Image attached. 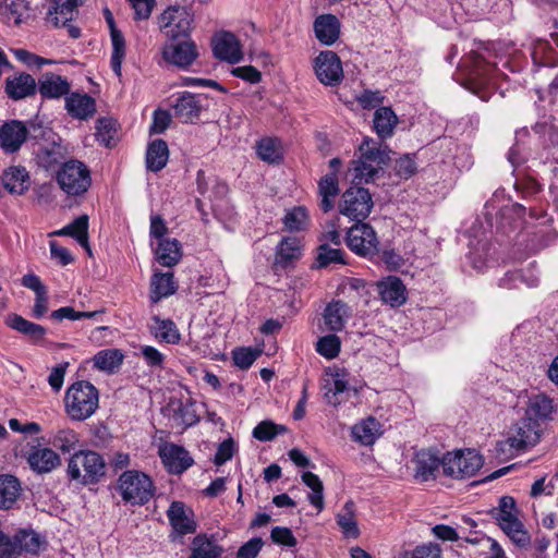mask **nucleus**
<instances>
[{
	"label": "nucleus",
	"instance_id": "09e8293b",
	"mask_svg": "<svg viewBox=\"0 0 558 558\" xmlns=\"http://www.w3.org/2000/svg\"><path fill=\"white\" fill-rule=\"evenodd\" d=\"M302 481L308 488L312 489V494L308 495L311 505L316 507L318 511H322L324 508L323 482L316 474L312 472H304L302 474Z\"/></svg>",
	"mask_w": 558,
	"mask_h": 558
},
{
	"label": "nucleus",
	"instance_id": "0e129e2a",
	"mask_svg": "<svg viewBox=\"0 0 558 558\" xmlns=\"http://www.w3.org/2000/svg\"><path fill=\"white\" fill-rule=\"evenodd\" d=\"M227 184L220 182L216 185V194L219 196L218 203L215 205V211L217 213V218H221L222 216L231 217L233 213V208L229 205V202L225 199V196L228 194Z\"/></svg>",
	"mask_w": 558,
	"mask_h": 558
},
{
	"label": "nucleus",
	"instance_id": "f704fd0d",
	"mask_svg": "<svg viewBox=\"0 0 558 558\" xmlns=\"http://www.w3.org/2000/svg\"><path fill=\"white\" fill-rule=\"evenodd\" d=\"M50 235L71 236L88 250V216L82 215L77 217L71 223L52 232Z\"/></svg>",
	"mask_w": 558,
	"mask_h": 558
},
{
	"label": "nucleus",
	"instance_id": "6e6552de",
	"mask_svg": "<svg viewBox=\"0 0 558 558\" xmlns=\"http://www.w3.org/2000/svg\"><path fill=\"white\" fill-rule=\"evenodd\" d=\"M45 143H40L35 150V159L39 167L45 170H53L66 161L68 149L62 144L61 138L51 130L41 131Z\"/></svg>",
	"mask_w": 558,
	"mask_h": 558
},
{
	"label": "nucleus",
	"instance_id": "5fc2aeb1",
	"mask_svg": "<svg viewBox=\"0 0 558 558\" xmlns=\"http://www.w3.org/2000/svg\"><path fill=\"white\" fill-rule=\"evenodd\" d=\"M538 281V277L533 274L525 276L522 271H509L499 280V287L513 289L518 288V282H523L527 287H536Z\"/></svg>",
	"mask_w": 558,
	"mask_h": 558
},
{
	"label": "nucleus",
	"instance_id": "423d86ee",
	"mask_svg": "<svg viewBox=\"0 0 558 558\" xmlns=\"http://www.w3.org/2000/svg\"><path fill=\"white\" fill-rule=\"evenodd\" d=\"M441 465L444 474L450 477H470L483 466V458L474 449L459 450L445 454Z\"/></svg>",
	"mask_w": 558,
	"mask_h": 558
},
{
	"label": "nucleus",
	"instance_id": "39448f33",
	"mask_svg": "<svg viewBox=\"0 0 558 558\" xmlns=\"http://www.w3.org/2000/svg\"><path fill=\"white\" fill-rule=\"evenodd\" d=\"M119 489L123 500L133 505H145L155 492L150 477L138 471H125L119 478Z\"/></svg>",
	"mask_w": 558,
	"mask_h": 558
},
{
	"label": "nucleus",
	"instance_id": "6ab92c4d",
	"mask_svg": "<svg viewBox=\"0 0 558 558\" xmlns=\"http://www.w3.org/2000/svg\"><path fill=\"white\" fill-rule=\"evenodd\" d=\"M26 460L29 468L38 474L50 473L61 464L60 456L54 450L39 446L32 447Z\"/></svg>",
	"mask_w": 558,
	"mask_h": 558
},
{
	"label": "nucleus",
	"instance_id": "393cba45",
	"mask_svg": "<svg viewBox=\"0 0 558 558\" xmlns=\"http://www.w3.org/2000/svg\"><path fill=\"white\" fill-rule=\"evenodd\" d=\"M70 83L66 78L54 74L46 73L38 82V90L44 98L58 99L68 96L70 93Z\"/></svg>",
	"mask_w": 558,
	"mask_h": 558
},
{
	"label": "nucleus",
	"instance_id": "f03ea898",
	"mask_svg": "<svg viewBox=\"0 0 558 558\" xmlns=\"http://www.w3.org/2000/svg\"><path fill=\"white\" fill-rule=\"evenodd\" d=\"M98 390L89 381H76L65 392V412L73 421H85L90 417L98 409Z\"/></svg>",
	"mask_w": 558,
	"mask_h": 558
},
{
	"label": "nucleus",
	"instance_id": "bb28decb",
	"mask_svg": "<svg viewBox=\"0 0 558 558\" xmlns=\"http://www.w3.org/2000/svg\"><path fill=\"white\" fill-rule=\"evenodd\" d=\"M377 287L381 301L392 307L402 305L407 300L405 287L398 277H388Z\"/></svg>",
	"mask_w": 558,
	"mask_h": 558
},
{
	"label": "nucleus",
	"instance_id": "ddd939ff",
	"mask_svg": "<svg viewBox=\"0 0 558 558\" xmlns=\"http://www.w3.org/2000/svg\"><path fill=\"white\" fill-rule=\"evenodd\" d=\"M167 518L172 529L169 535L172 542L196 531L194 513L192 509L182 501L171 502L167 510Z\"/></svg>",
	"mask_w": 558,
	"mask_h": 558
},
{
	"label": "nucleus",
	"instance_id": "72a5a7b5",
	"mask_svg": "<svg viewBox=\"0 0 558 558\" xmlns=\"http://www.w3.org/2000/svg\"><path fill=\"white\" fill-rule=\"evenodd\" d=\"M554 412L553 399L544 393H537L529 399L526 416L539 421L550 420Z\"/></svg>",
	"mask_w": 558,
	"mask_h": 558
},
{
	"label": "nucleus",
	"instance_id": "e2e57ef3",
	"mask_svg": "<svg viewBox=\"0 0 558 558\" xmlns=\"http://www.w3.org/2000/svg\"><path fill=\"white\" fill-rule=\"evenodd\" d=\"M283 430V426H278L269 421H263L253 429V436L260 441H268L275 438L279 432Z\"/></svg>",
	"mask_w": 558,
	"mask_h": 558
},
{
	"label": "nucleus",
	"instance_id": "c85d7f7f",
	"mask_svg": "<svg viewBox=\"0 0 558 558\" xmlns=\"http://www.w3.org/2000/svg\"><path fill=\"white\" fill-rule=\"evenodd\" d=\"M339 180L337 173L330 172L320 178L318 182V194L320 196L319 208L328 213L333 208L335 198L338 196Z\"/></svg>",
	"mask_w": 558,
	"mask_h": 558
},
{
	"label": "nucleus",
	"instance_id": "774afa93",
	"mask_svg": "<svg viewBox=\"0 0 558 558\" xmlns=\"http://www.w3.org/2000/svg\"><path fill=\"white\" fill-rule=\"evenodd\" d=\"M189 558H209V538L205 534L197 535L193 539Z\"/></svg>",
	"mask_w": 558,
	"mask_h": 558
},
{
	"label": "nucleus",
	"instance_id": "c9c22d12",
	"mask_svg": "<svg viewBox=\"0 0 558 558\" xmlns=\"http://www.w3.org/2000/svg\"><path fill=\"white\" fill-rule=\"evenodd\" d=\"M150 286V299L154 303H157L162 298L170 296L177 291V284L174 282L172 272L154 274Z\"/></svg>",
	"mask_w": 558,
	"mask_h": 558
},
{
	"label": "nucleus",
	"instance_id": "de8ad7c7",
	"mask_svg": "<svg viewBox=\"0 0 558 558\" xmlns=\"http://www.w3.org/2000/svg\"><path fill=\"white\" fill-rule=\"evenodd\" d=\"M110 35L112 43L111 69L118 76H121L122 60L125 56L124 37L117 27H112Z\"/></svg>",
	"mask_w": 558,
	"mask_h": 558
},
{
	"label": "nucleus",
	"instance_id": "dca6fc26",
	"mask_svg": "<svg viewBox=\"0 0 558 558\" xmlns=\"http://www.w3.org/2000/svg\"><path fill=\"white\" fill-rule=\"evenodd\" d=\"M211 41L216 58L231 64L239 63L243 59L242 46L233 33L228 31L217 32Z\"/></svg>",
	"mask_w": 558,
	"mask_h": 558
},
{
	"label": "nucleus",
	"instance_id": "2f4dec72",
	"mask_svg": "<svg viewBox=\"0 0 558 558\" xmlns=\"http://www.w3.org/2000/svg\"><path fill=\"white\" fill-rule=\"evenodd\" d=\"M21 492V483L15 476L10 474L0 475V509H11L19 499Z\"/></svg>",
	"mask_w": 558,
	"mask_h": 558
},
{
	"label": "nucleus",
	"instance_id": "c756f323",
	"mask_svg": "<svg viewBox=\"0 0 558 558\" xmlns=\"http://www.w3.org/2000/svg\"><path fill=\"white\" fill-rule=\"evenodd\" d=\"M156 260L163 267H172L182 258V247L177 239L160 240L155 248Z\"/></svg>",
	"mask_w": 558,
	"mask_h": 558
},
{
	"label": "nucleus",
	"instance_id": "6e6d98bb",
	"mask_svg": "<svg viewBox=\"0 0 558 558\" xmlns=\"http://www.w3.org/2000/svg\"><path fill=\"white\" fill-rule=\"evenodd\" d=\"M23 9V0L0 1V15L3 17L5 22L13 21L15 24H20L22 22Z\"/></svg>",
	"mask_w": 558,
	"mask_h": 558
},
{
	"label": "nucleus",
	"instance_id": "2eb2a0df",
	"mask_svg": "<svg viewBox=\"0 0 558 558\" xmlns=\"http://www.w3.org/2000/svg\"><path fill=\"white\" fill-rule=\"evenodd\" d=\"M163 413L169 421L170 427L175 429L177 433H182L198 421L195 404L190 400L170 399Z\"/></svg>",
	"mask_w": 558,
	"mask_h": 558
},
{
	"label": "nucleus",
	"instance_id": "7c9ffc66",
	"mask_svg": "<svg viewBox=\"0 0 558 558\" xmlns=\"http://www.w3.org/2000/svg\"><path fill=\"white\" fill-rule=\"evenodd\" d=\"M414 464L415 477L425 482L434 477L435 472L441 464V460L430 450H421L415 454Z\"/></svg>",
	"mask_w": 558,
	"mask_h": 558
},
{
	"label": "nucleus",
	"instance_id": "0eeeda50",
	"mask_svg": "<svg viewBox=\"0 0 558 558\" xmlns=\"http://www.w3.org/2000/svg\"><path fill=\"white\" fill-rule=\"evenodd\" d=\"M192 15L183 7H169L158 17V26L168 40L187 38L192 28Z\"/></svg>",
	"mask_w": 558,
	"mask_h": 558
},
{
	"label": "nucleus",
	"instance_id": "f257e3e1",
	"mask_svg": "<svg viewBox=\"0 0 558 558\" xmlns=\"http://www.w3.org/2000/svg\"><path fill=\"white\" fill-rule=\"evenodd\" d=\"M66 474L71 481L84 486L97 484L106 474V462L94 450H80L69 459Z\"/></svg>",
	"mask_w": 558,
	"mask_h": 558
},
{
	"label": "nucleus",
	"instance_id": "ea45409f",
	"mask_svg": "<svg viewBox=\"0 0 558 558\" xmlns=\"http://www.w3.org/2000/svg\"><path fill=\"white\" fill-rule=\"evenodd\" d=\"M378 435L379 423L374 417L363 420L352 427L353 438L365 446L374 444Z\"/></svg>",
	"mask_w": 558,
	"mask_h": 558
},
{
	"label": "nucleus",
	"instance_id": "4468645a",
	"mask_svg": "<svg viewBox=\"0 0 558 558\" xmlns=\"http://www.w3.org/2000/svg\"><path fill=\"white\" fill-rule=\"evenodd\" d=\"M162 59L166 63L180 69H186L198 57L197 47L190 39L170 40L161 49Z\"/></svg>",
	"mask_w": 558,
	"mask_h": 558
},
{
	"label": "nucleus",
	"instance_id": "a878e982",
	"mask_svg": "<svg viewBox=\"0 0 558 558\" xmlns=\"http://www.w3.org/2000/svg\"><path fill=\"white\" fill-rule=\"evenodd\" d=\"M201 97L190 93L181 95L173 105L174 117L184 123L193 122L202 110Z\"/></svg>",
	"mask_w": 558,
	"mask_h": 558
},
{
	"label": "nucleus",
	"instance_id": "3c124183",
	"mask_svg": "<svg viewBox=\"0 0 558 558\" xmlns=\"http://www.w3.org/2000/svg\"><path fill=\"white\" fill-rule=\"evenodd\" d=\"M117 135L116 121L109 118H100L96 125V136L99 143L107 147L114 145Z\"/></svg>",
	"mask_w": 558,
	"mask_h": 558
},
{
	"label": "nucleus",
	"instance_id": "49530a36",
	"mask_svg": "<svg viewBox=\"0 0 558 558\" xmlns=\"http://www.w3.org/2000/svg\"><path fill=\"white\" fill-rule=\"evenodd\" d=\"M502 532L519 547H527L531 536L519 518L509 523H501Z\"/></svg>",
	"mask_w": 558,
	"mask_h": 558
},
{
	"label": "nucleus",
	"instance_id": "473e14b6",
	"mask_svg": "<svg viewBox=\"0 0 558 558\" xmlns=\"http://www.w3.org/2000/svg\"><path fill=\"white\" fill-rule=\"evenodd\" d=\"M169 149L163 140L151 142L146 151V167L148 170L158 172L163 169L168 162Z\"/></svg>",
	"mask_w": 558,
	"mask_h": 558
},
{
	"label": "nucleus",
	"instance_id": "b1692460",
	"mask_svg": "<svg viewBox=\"0 0 558 558\" xmlns=\"http://www.w3.org/2000/svg\"><path fill=\"white\" fill-rule=\"evenodd\" d=\"M314 32L320 44L331 46L339 38L340 22L332 14L319 15L314 22Z\"/></svg>",
	"mask_w": 558,
	"mask_h": 558
},
{
	"label": "nucleus",
	"instance_id": "4be33fe9",
	"mask_svg": "<svg viewBox=\"0 0 558 558\" xmlns=\"http://www.w3.org/2000/svg\"><path fill=\"white\" fill-rule=\"evenodd\" d=\"M5 323L10 328L26 336L33 344L44 343L47 333L44 326L29 322L14 313L8 315Z\"/></svg>",
	"mask_w": 558,
	"mask_h": 558
},
{
	"label": "nucleus",
	"instance_id": "37998d69",
	"mask_svg": "<svg viewBox=\"0 0 558 558\" xmlns=\"http://www.w3.org/2000/svg\"><path fill=\"white\" fill-rule=\"evenodd\" d=\"M153 322L151 331L159 341L166 343H178L180 341V332L172 320L153 317Z\"/></svg>",
	"mask_w": 558,
	"mask_h": 558
},
{
	"label": "nucleus",
	"instance_id": "bf43d9fd",
	"mask_svg": "<svg viewBox=\"0 0 558 558\" xmlns=\"http://www.w3.org/2000/svg\"><path fill=\"white\" fill-rule=\"evenodd\" d=\"M317 263L319 267H327L332 263L344 264L343 251L340 248H331L327 243H324L318 247Z\"/></svg>",
	"mask_w": 558,
	"mask_h": 558
},
{
	"label": "nucleus",
	"instance_id": "e433bc0d",
	"mask_svg": "<svg viewBox=\"0 0 558 558\" xmlns=\"http://www.w3.org/2000/svg\"><path fill=\"white\" fill-rule=\"evenodd\" d=\"M348 317V306L341 301H333L325 308V324L332 331L341 330L344 327Z\"/></svg>",
	"mask_w": 558,
	"mask_h": 558
},
{
	"label": "nucleus",
	"instance_id": "c03bdc74",
	"mask_svg": "<svg viewBox=\"0 0 558 558\" xmlns=\"http://www.w3.org/2000/svg\"><path fill=\"white\" fill-rule=\"evenodd\" d=\"M258 157L268 163H279L282 160L281 143L277 138H262L256 145Z\"/></svg>",
	"mask_w": 558,
	"mask_h": 558
},
{
	"label": "nucleus",
	"instance_id": "79ce46f5",
	"mask_svg": "<svg viewBox=\"0 0 558 558\" xmlns=\"http://www.w3.org/2000/svg\"><path fill=\"white\" fill-rule=\"evenodd\" d=\"M518 508L513 497L502 496L499 499L498 507L489 510V514L495 519L499 526L501 523H509L518 518Z\"/></svg>",
	"mask_w": 558,
	"mask_h": 558
},
{
	"label": "nucleus",
	"instance_id": "69168bd1",
	"mask_svg": "<svg viewBox=\"0 0 558 558\" xmlns=\"http://www.w3.org/2000/svg\"><path fill=\"white\" fill-rule=\"evenodd\" d=\"M270 538L275 544L287 547H294L298 544L292 531L284 526H275L271 530Z\"/></svg>",
	"mask_w": 558,
	"mask_h": 558
},
{
	"label": "nucleus",
	"instance_id": "13d9d810",
	"mask_svg": "<svg viewBox=\"0 0 558 558\" xmlns=\"http://www.w3.org/2000/svg\"><path fill=\"white\" fill-rule=\"evenodd\" d=\"M238 444L231 436H229L218 445L213 460L214 463L217 466L225 464L227 461L233 458V456L238 452Z\"/></svg>",
	"mask_w": 558,
	"mask_h": 558
},
{
	"label": "nucleus",
	"instance_id": "a211bd4d",
	"mask_svg": "<svg viewBox=\"0 0 558 558\" xmlns=\"http://www.w3.org/2000/svg\"><path fill=\"white\" fill-rule=\"evenodd\" d=\"M29 135L26 124L11 120L0 126V147L7 154L17 151Z\"/></svg>",
	"mask_w": 558,
	"mask_h": 558
},
{
	"label": "nucleus",
	"instance_id": "aec40b11",
	"mask_svg": "<svg viewBox=\"0 0 558 558\" xmlns=\"http://www.w3.org/2000/svg\"><path fill=\"white\" fill-rule=\"evenodd\" d=\"M38 88L35 78L25 72L7 77L4 90L12 100H21L33 97Z\"/></svg>",
	"mask_w": 558,
	"mask_h": 558
},
{
	"label": "nucleus",
	"instance_id": "7ed1b4c3",
	"mask_svg": "<svg viewBox=\"0 0 558 558\" xmlns=\"http://www.w3.org/2000/svg\"><path fill=\"white\" fill-rule=\"evenodd\" d=\"M360 157L353 162L354 180L369 182L383 166L390 160L388 147L378 145L373 138L365 137L361 143Z\"/></svg>",
	"mask_w": 558,
	"mask_h": 558
},
{
	"label": "nucleus",
	"instance_id": "4c0bfd02",
	"mask_svg": "<svg viewBox=\"0 0 558 558\" xmlns=\"http://www.w3.org/2000/svg\"><path fill=\"white\" fill-rule=\"evenodd\" d=\"M337 523L345 537L356 538L360 535L355 518V506L348 500L337 514Z\"/></svg>",
	"mask_w": 558,
	"mask_h": 558
},
{
	"label": "nucleus",
	"instance_id": "603ef678",
	"mask_svg": "<svg viewBox=\"0 0 558 558\" xmlns=\"http://www.w3.org/2000/svg\"><path fill=\"white\" fill-rule=\"evenodd\" d=\"M78 441V435L73 429L62 428L53 435L51 445L62 452H70Z\"/></svg>",
	"mask_w": 558,
	"mask_h": 558
},
{
	"label": "nucleus",
	"instance_id": "f8f14e48",
	"mask_svg": "<svg viewBox=\"0 0 558 558\" xmlns=\"http://www.w3.org/2000/svg\"><path fill=\"white\" fill-rule=\"evenodd\" d=\"M313 68L318 81L326 86H337L343 80L341 60L331 50L322 51L314 59Z\"/></svg>",
	"mask_w": 558,
	"mask_h": 558
},
{
	"label": "nucleus",
	"instance_id": "1a4fd4ad",
	"mask_svg": "<svg viewBox=\"0 0 558 558\" xmlns=\"http://www.w3.org/2000/svg\"><path fill=\"white\" fill-rule=\"evenodd\" d=\"M372 207L373 201L368 190L356 185L345 190L339 203L340 213L356 221H363L371 214Z\"/></svg>",
	"mask_w": 558,
	"mask_h": 558
},
{
	"label": "nucleus",
	"instance_id": "9d476101",
	"mask_svg": "<svg viewBox=\"0 0 558 558\" xmlns=\"http://www.w3.org/2000/svg\"><path fill=\"white\" fill-rule=\"evenodd\" d=\"M345 243L353 253L363 257H372L378 253L379 241L375 230L362 221L349 228Z\"/></svg>",
	"mask_w": 558,
	"mask_h": 558
},
{
	"label": "nucleus",
	"instance_id": "cd10ccee",
	"mask_svg": "<svg viewBox=\"0 0 558 558\" xmlns=\"http://www.w3.org/2000/svg\"><path fill=\"white\" fill-rule=\"evenodd\" d=\"M398 123L399 119L391 107L383 106L375 110L373 117L374 130L381 141L393 135Z\"/></svg>",
	"mask_w": 558,
	"mask_h": 558
},
{
	"label": "nucleus",
	"instance_id": "680f3d73",
	"mask_svg": "<svg viewBox=\"0 0 558 558\" xmlns=\"http://www.w3.org/2000/svg\"><path fill=\"white\" fill-rule=\"evenodd\" d=\"M232 354L234 364L242 369H247L260 355V351L252 348H239Z\"/></svg>",
	"mask_w": 558,
	"mask_h": 558
},
{
	"label": "nucleus",
	"instance_id": "20e7f679",
	"mask_svg": "<svg viewBox=\"0 0 558 558\" xmlns=\"http://www.w3.org/2000/svg\"><path fill=\"white\" fill-rule=\"evenodd\" d=\"M56 182L69 196H81L92 185V175L88 167L81 160L69 159L56 170Z\"/></svg>",
	"mask_w": 558,
	"mask_h": 558
},
{
	"label": "nucleus",
	"instance_id": "864d4df0",
	"mask_svg": "<svg viewBox=\"0 0 558 558\" xmlns=\"http://www.w3.org/2000/svg\"><path fill=\"white\" fill-rule=\"evenodd\" d=\"M307 211L304 207H294L288 210L283 217V225L288 231H301L307 225Z\"/></svg>",
	"mask_w": 558,
	"mask_h": 558
},
{
	"label": "nucleus",
	"instance_id": "052dcab7",
	"mask_svg": "<svg viewBox=\"0 0 558 558\" xmlns=\"http://www.w3.org/2000/svg\"><path fill=\"white\" fill-rule=\"evenodd\" d=\"M100 313H102V311L78 312L71 306H64L53 311L50 317L56 322H61L63 319L77 320L82 318H93Z\"/></svg>",
	"mask_w": 558,
	"mask_h": 558
},
{
	"label": "nucleus",
	"instance_id": "338daca9",
	"mask_svg": "<svg viewBox=\"0 0 558 558\" xmlns=\"http://www.w3.org/2000/svg\"><path fill=\"white\" fill-rule=\"evenodd\" d=\"M264 546L260 537H253L244 543L236 551V558H256Z\"/></svg>",
	"mask_w": 558,
	"mask_h": 558
},
{
	"label": "nucleus",
	"instance_id": "4d7b16f0",
	"mask_svg": "<svg viewBox=\"0 0 558 558\" xmlns=\"http://www.w3.org/2000/svg\"><path fill=\"white\" fill-rule=\"evenodd\" d=\"M316 351L326 359H335L340 351V339L336 335L322 337L316 343Z\"/></svg>",
	"mask_w": 558,
	"mask_h": 558
},
{
	"label": "nucleus",
	"instance_id": "f3484780",
	"mask_svg": "<svg viewBox=\"0 0 558 558\" xmlns=\"http://www.w3.org/2000/svg\"><path fill=\"white\" fill-rule=\"evenodd\" d=\"M165 468L172 474H181L193 463L190 453L181 446L166 442L158 450Z\"/></svg>",
	"mask_w": 558,
	"mask_h": 558
},
{
	"label": "nucleus",
	"instance_id": "412c9836",
	"mask_svg": "<svg viewBox=\"0 0 558 558\" xmlns=\"http://www.w3.org/2000/svg\"><path fill=\"white\" fill-rule=\"evenodd\" d=\"M2 183L9 193L23 195L31 187L29 172L25 167L11 166L3 171Z\"/></svg>",
	"mask_w": 558,
	"mask_h": 558
},
{
	"label": "nucleus",
	"instance_id": "5701e85b",
	"mask_svg": "<svg viewBox=\"0 0 558 558\" xmlns=\"http://www.w3.org/2000/svg\"><path fill=\"white\" fill-rule=\"evenodd\" d=\"M65 109L71 117L86 120L96 112V102L87 94L71 93L65 97Z\"/></svg>",
	"mask_w": 558,
	"mask_h": 558
},
{
	"label": "nucleus",
	"instance_id": "9b49d317",
	"mask_svg": "<svg viewBox=\"0 0 558 558\" xmlns=\"http://www.w3.org/2000/svg\"><path fill=\"white\" fill-rule=\"evenodd\" d=\"M541 432V424L537 420L524 415L512 426L507 441L500 442L498 446L509 445L515 450H522L526 447L535 446L539 440Z\"/></svg>",
	"mask_w": 558,
	"mask_h": 558
},
{
	"label": "nucleus",
	"instance_id": "8fccbe9b",
	"mask_svg": "<svg viewBox=\"0 0 558 558\" xmlns=\"http://www.w3.org/2000/svg\"><path fill=\"white\" fill-rule=\"evenodd\" d=\"M17 555L22 553L36 554L40 548V539L37 533L34 531H21L14 535Z\"/></svg>",
	"mask_w": 558,
	"mask_h": 558
},
{
	"label": "nucleus",
	"instance_id": "58836bf2",
	"mask_svg": "<svg viewBox=\"0 0 558 558\" xmlns=\"http://www.w3.org/2000/svg\"><path fill=\"white\" fill-rule=\"evenodd\" d=\"M82 0H52L54 7L48 11V21L54 26L65 25L71 21L73 10Z\"/></svg>",
	"mask_w": 558,
	"mask_h": 558
},
{
	"label": "nucleus",
	"instance_id": "a19ab883",
	"mask_svg": "<svg viewBox=\"0 0 558 558\" xmlns=\"http://www.w3.org/2000/svg\"><path fill=\"white\" fill-rule=\"evenodd\" d=\"M300 256V241L296 238H286L277 247L276 264L284 268Z\"/></svg>",
	"mask_w": 558,
	"mask_h": 558
},
{
	"label": "nucleus",
	"instance_id": "a18cd8bd",
	"mask_svg": "<svg viewBox=\"0 0 558 558\" xmlns=\"http://www.w3.org/2000/svg\"><path fill=\"white\" fill-rule=\"evenodd\" d=\"M123 362V354L118 349H106L94 356V365L100 371L113 373Z\"/></svg>",
	"mask_w": 558,
	"mask_h": 558
}]
</instances>
